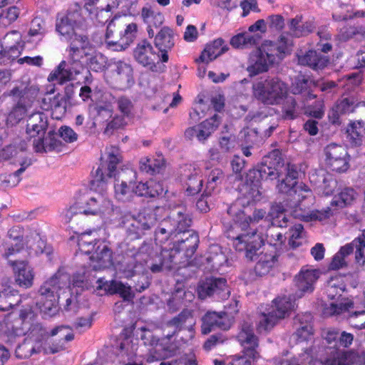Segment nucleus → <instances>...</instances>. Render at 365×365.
Listing matches in <instances>:
<instances>
[{"label":"nucleus","instance_id":"obj_1","mask_svg":"<svg viewBox=\"0 0 365 365\" xmlns=\"http://www.w3.org/2000/svg\"><path fill=\"white\" fill-rule=\"evenodd\" d=\"M88 271L76 274L73 277L72 284H70V277L68 274L58 270L52 277L46 280L38 289L36 305L41 312L51 317L58 311V299L61 294L67 291L74 292V289L81 290L88 288L91 283Z\"/></svg>","mask_w":365,"mask_h":365},{"label":"nucleus","instance_id":"obj_2","mask_svg":"<svg viewBox=\"0 0 365 365\" xmlns=\"http://www.w3.org/2000/svg\"><path fill=\"white\" fill-rule=\"evenodd\" d=\"M83 45L79 48L76 40L72 41L71 45L67 49V61H63L60 63L57 68L53 71L48 76L49 81H56L61 84L66 81H70L73 76L78 75L83 68L84 58L90 56L93 51V47L91 43H88L86 39H80Z\"/></svg>","mask_w":365,"mask_h":365},{"label":"nucleus","instance_id":"obj_3","mask_svg":"<svg viewBox=\"0 0 365 365\" xmlns=\"http://www.w3.org/2000/svg\"><path fill=\"white\" fill-rule=\"evenodd\" d=\"M8 236L9 242L3 254L6 259L17 254L26 257L31 254L38 255L43 251L44 243L36 232L25 233L21 227L15 226L9 230Z\"/></svg>","mask_w":365,"mask_h":365},{"label":"nucleus","instance_id":"obj_4","mask_svg":"<svg viewBox=\"0 0 365 365\" xmlns=\"http://www.w3.org/2000/svg\"><path fill=\"white\" fill-rule=\"evenodd\" d=\"M59 334L61 338L60 344L50 345L44 338L34 340L31 338L26 339L16 349L15 354L19 359H27L34 353L43 352L46 354H55L64 349V342L71 341L73 334L67 327H60L52 330L51 335Z\"/></svg>","mask_w":365,"mask_h":365},{"label":"nucleus","instance_id":"obj_5","mask_svg":"<svg viewBox=\"0 0 365 365\" xmlns=\"http://www.w3.org/2000/svg\"><path fill=\"white\" fill-rule=\"evenodd\" d=\"M253 97L264 105L277 106L288 95V86L277 76L260 78L253 83Z\"/></svg>","mask_w":365,"mask_h":365},{"label":"nucleus","instance_id":"obj_6","mask_svg":"<svg viewBox=\"0 0 365 365\" xmlns=\"http://www.w3.org/2000/svg\"><path fill=\"white\" fill-rule=\"evenodd\" d=\"M78 250L82 255H89L90 267L98 270L113 265V252L106 241L97 240L93 243L89 233H83L78 239Z\"/></svg>","mask_w":365,"mask_h":365},{"label":"nucleus","instance_id":"obj_7","mask_svg":"<svg viewBox=\"0 0 365 365\" xmlns=\"http://www.w3.org/2000/svg\"><path fill=\"white\" fill-rule=\"evenodd\" d=\"M354 254V264L356 268L363 269L365 266V229L351 242L341 246L333 256L329 264V270H339L348 267L346 257Z\"/></svg>","mask_w":365,"mask_h":365},{"label":"nucleus","instance_id":"obj_8","mask_svg":"<svg viewBox=\"0 0 365 365\" xmlns=\"http://www.w3.org/2000/svg\"><path fill=\"white\" fill-rule=\"evenodd\" d=\"M237 339L243 347L242 354L233 356L227 365H253V363L259 358V354L257 350L259 346V339L254 332L252 325L244 322Z\"/></svg>","mask_w":365,"mask_h":365},{"label":"nucleus","instance_id":"obj_9","mask_svg":"<svg viewBox=\"0 0 365 365\" xmlns=\"http://www.w3.org/2000/svg\"><path fill=\"white\" fill-rule=\"evenodd\" d=\"M133 56L138 64L153 73H163L166 70L165 63L160 61V54L155 51L152 43L146 38L137 43Z\"/></svg>","mask_w":365,"mask_h":365},{"label":"nucleus","instance_id":"obj_10","mask_svg":"<svg viewBox=\"0 0 365 365\" xmlns=\"http://www.w3.org/2000/svg\"><path fill=\"white\" fill-rule=\"evenodd\" d=\"M134 256L136 262L142 260L153 273L160 272L163 269L173 268V257L171 251L168 250H162L158 253L153 247L145 245Z\"/></svg>","mask_w":365,"mask_h":365},{"label":"nucleus","instance_id":"obj_11","mask_svg":"<svg viewBox=\"0 0 365 365\" xmlns=\"http://www.w3.org/2000/svg\"><path fill=\"white\" fill-rule=\"evenodd\" d=\"M93 195L83 203L85 205L84 215H104L113 210V200L108 193V187L91 185Z\"/></svg>","mask_w":365,"mask_h":365},{"label":"nucleus","instance_id":"obj_12","mask_svg":"<svg viewBox=\"0 0 365 365\" xmlns=\"http://www.w3.org/2000/svg\"><path fill=\"white\" fill-rule=\"evenodd\" d=\"M232 227L227 231V237L233 240V247L239 252H245L246 258L253 260L257 251L263 245L262 236L256 230L243 235H232Z\"/></svg>","mask_w":365,"mask_h":365},{"label":"nucleus","instance_id":"obj_13","mask_svg":"<svg viewBox=\"0 0 365 365\" xmlns=\"http://www.w3.org/2000/svg\"><path fill=\"white\" fill-rule=\"evenodd\" d=\"M83 24V19L78 11L69 12L57 24L56 30L66 41L70 42L69 46L72 41L75 40L79 41L80 39L85 38L88 43H91L86 36L78 34L76 32V29L81 28ZM82 45L83 43L80 41L78 43L79 48H81Z\"/></svg>","mask_w":365,"mask_h":365},{"label":"nucleus","instance_id":"obj_14","mask_svg":"<svg viewBox=\"0 0 365 365\" xmlns=\"http://www.w3.org/2000/svg\"><path fill=\"white\" fill-rule=\"evenodd\" d=\"M114 172V149L106 148L101 157L98 167L92 172L93 179L91 184L108 187Z\"/></svg>","mask_w":365,"mask_h":365},{"label":"nucleus","instance_id":"obj_15","mask_svg":"<svg viewBox=\"0 0 365 365\" xmlns=\"http://www.w3.org/2000/svg\"><path fill=\"white\" fill-rule=\"evenodd\" d=\"M320 275L319 269H314L309 265L303 266L294 279L297 288L294 297L301 298L306 293H312Z\"/></svg>","mask_w":365,"mask_h":365},{"label":"nucleus","instance_id":"obj_16","mask_svg":"<svg viewBox=\"0 0 365 365\" xmlns=\"http://www.w3.org/2000/svg\"><path fill=\"white\" fill-rule=\"evenodd\" d=\"M326 163L332 171L344 173L349 168V156L346 149L336 143L328 145L325 149Z\"/></svg>","mask_w":365,"mask_h":365},{"label":"nucleus","instance_id":"obj_17","mask_svg":"<svg viewBox=\"0 0 365 365\" xmlns=\"http://www.w3.org/2000/svg\"><path fill=\"white\" fill-rule=\"evenodd\" d=\"M232 326V321L225 312H207L201 318L200 331L207 335L217 329L227 331Z\"/></svg>","mask_w":365,"mask_h":365},{"label":"nucleus","instance_id":"obj_18","mask_svg":"<svg viewBox=\"0 0 365 365\" xmlns=\"http://www.w3.org/2000/svg\"><path fill=\"white\" fill-rule=\"evenodd\" d=\"M122 161V157L115 154V181H120V188L115 191V194L122 196L130 197L135 193V173L130 166H125L120 170L118 168V165Z\"/></svg>","mask_w":365,"mask_h":365},{"label":"nucleus","instance_id":"obj_19","mask_svg":"<svg viewBox=\"0 0 365 365\" xmlns=\"http://www.w3.org/2000/svg\"><path fill=\"white\" fill-rule=\"evenodd\" d=\"M325 365H353L359 359V355L354 349H340L334 345L329 346L326 350Z\"/></svg>","mask_w":365,"mask_h":365},{"label":"nucleus","instance_id":"obj_20","mask_svg":"<svg viewBox=\"0 0 365 365\" xmlns=\"http://www.w3.org/2000/svg\"><path fill=\"white\" fill-rule=\"evenodd\" d=\"M227 213L242 230H246L251 224L258 223L262 220L266 216L267 211L264 209H255L252 215L250 216L247 215L244 210L237 207V205H232L228 207Z\"/></svg>","mask_w":365,"mask_h":365},{"label":"nucleus","instance_id":"obj_21","mask_svg":"<svg viewBox=\"0 0 365 365\" xmlns=\"http://www.w3.org/2000/svg\"><path fill=\"white\" fill-rule=\"evenodd\" d=\"M154 45L160 54L161 63H168V53L175 46L173 31L168 26L161 28L155 36Z\"/></svg>","mask_w":365,"mask_h":365},{"label":"nucleus","instance_id":"obj_22","mask_svg":"<svg viewBox=\"0 0 365 365\" xmlns=\"http://www.w3.org/2000/svg\"><path fill=\"white\" fill-rule=\"evenodd\" d=\"M182 236L174 241L173 250L183 252L187 258H191L196 252L200 239L196 232H185Z\"/></svg>","mask_w":365,"mask_h":365},{"label":"nucleus","instance_id":"obj_23","mask_svg":"<svg viewBox=\"0 0 365 365\" xmlns=\"http://www.w3.org/2000/svg\"><path fill=\"white\" fill-rule=\"evenodd\" d=\"M168 220L173 227L174 232L177 236L184 234L185 232H195L190 229L192 220L185 207H179L172 210Z\"/></svg>","mask_w":365,"mask_h":365},{"label":"nucleus","instance_id":"obj_24","mask_svg":"<svg viewBox=\"0 0 365 365\" xmlns=\"http://www.w3.org/2000/svg\"><path fill=\"white\" fill-rule=\"evenodd\" d=\"M294 324L297 328L294 335L298 343L309 341L314 335L312 316L310 313L297 315Z\"/></svg>","mask_w":365,"mask_h":365},{"label":"nucleus","instance_id":"obj_25","mask_svg":"<svg viewBox=\"0 0 365 365\" xmlns=\"http://www.w3.org/2000/svg\"><path fill=\"white\" fill-rule=\"evenodd\" d=\"M285 178L277 185L279 192L292 195L297 193L299 169L297 165L288 163L286 167Z\"/></svg>","mask_w":365,"mask_h":365},{"label":"nucleus","instance_id":"obj_26","mask_svg":"<svg viewBox=\"0 0 365 365\" xmlns=\"http://www.w3.org/2000/svg\"><path fill=\"white\" fill-rule=\"evenodd\" d=\"M15 280L17 284L23 288L31 287L34 283V274L33 269L26 262H13Z\"/></svg>","mask_w":365,"mask_h":365},{"label":"nucleus","instance_id":"obj_27","mask_svg":"<svg viewBox=\"0 0 365 365\" xmlns=\"http://www.w3.org/2000/svg\"><path fill=\"white\" fill-rule=\"evenodd\" d=\"M346 133V140L351 147H361L365 142V122L362 120L350 121Z\"/></svg>","mask_w":365,"mask_h":365},{"label":"nucleus","instance_id":"obj_28","mask_svg":"<svg viewBox=\"0 0 365 365\" xmlns=\"http://www.w3.org/2000/svg\"><path fill=\"white\" fill-rule=\"evenodd\" d=\"M48 127V120L46 115L41 112L31 114L27 122L26 133L31 139L46 135Z\"/></svg>","mask_w":365,"mask_h":365},{"label":"nucleus","instance_id":"obj_29","mask_svg":"<svg viewBox=\"0 0 365 365\" xmlns=\"http://www.w3.org/2000/svg\"><path fill=\"white\" fill-rule=\"evenodd\" d=\"M193 318L192 313L187 309H183L176 317L171 319L168 322L167 326L173 327L174 329L172 331H168L166 336L168 339H170L176 333L183 329H188V330H192Z\"/></svg>","mask_w":365,"mask_h":365},{"label":"nucleus","instance_id":"obj_30","mask_svg":"<svg viewBox=\"0 0 365 365\" xmlns=\"http://www.w3.org/2000/svg\"><path fill=\"white\" fill-rule=\"evenodd\" d=\"M299 63L302 66H307L315 71L322 70L329 63V58L319 52L314 50H309L303 56H299Z\"/></svg>","mask_w":365,"mask_h":365},{"label":"nucleus","instance_id":"obj_31","mask_svg":"<svg viewBox=\"0 0 365 365\" xmlns=\"http://www.w3.org/2000/svg\"><path fill=\"white\" fill-rule=\"evenodd\" d=\"M228 50V47L225 44V41L222 38L215 39L210 43H207L202 51L198 61L208 63L215 60L220 55L225 53Z\"/></svg>","mask_w":365,"mask_h":365},{"label":"nucleus","instance_id":"obj_32","mask_svg":"<svg viewBox=\"0 0 365 365\" xmlns=\"http://www.w3.org/2000/svg\"><path fill=\"white\" fill-rule=\"evenodd\" d=\"M272 66L271 63L267 61V58L257 49L250 56L247 71L249 76L253 77L268 71Z\"/></svg>","mask_w":365,"mask_h":365},{"label":"nucleus","instance_id":"obj_33","mask_svg":"<svg viewBox=\"0 0 365 365\" xmlns=\"http://www.w3.org/2000/svg\"><path fill=\"white\" fill-rule=\"evenodd\" d=\"M318 83L309 77L305 76H299L296 78L292 85V93L294 95H302L305 100L310 101L315 99L317 95L313 93V87H317Z\"/></svg>","mask_w":365,"mask_h":365},{"label":"nucleus","instance_id":"obj_34","mask_svg":"<svg viewBox=\"0 0 365 365\" xmlns=\"http://www.w3.org/2000/svg\"><path fill=\"white\" fill-rule=\"evenodd\" d=\"M294 299L291 295L278 297L272 300L269 309L278 317L279 319L288 317L294 308Z\"/></svg>","mask_w":365,"mask_h":365},{"label":"nucleus","instance_id":"obj_35","mask_svg":"<svg viewBox=\"0 0 365 365\" xmlns=\"http://www.w3.org/2000/svg\"><path fill=\"white\" fill-rule=\"evenodd\" d=\"M240 196L237 198L240 205L245 207L255 205L262 199L259 188L252 184L243 183L240 188Z\"/></svg>","mask_w":365,"mask_h":365},{"label":"nucleus","instance_id":"obj_36","mask_svg":"<svg viewBox=\"0 0 365 365\" xmlns=\"http://www.w3.org/2000/svg\"><path fill=\"white\" fill-rule=\"evenodd\" d=\"M281 161L280 156L278 157V159H272L269 155L257 165L263 180H273L279 177V168L281 166Z\"/></svg>","mask_w":365,"mask_h":365},{"label":"nucleus","instance_id":"obj_37","mask_svg":"<svg viewBox=\"0 0 365 365\" xmlns=\"http://www.w3.org/2000/svg\"><path fill=\"white\" fill-rule=\"evenodd\" d=\"M115 83L118 88L123 90L130 87L133 83V70L130 64L118 61L116 64Z\"/></svg>","mask_w":365,"mask_h":365},{"label":"nucleus","instance_id":"obj_38","mask_svg":"<svg viewBox=\"0 0 365 365\" xmlns=\"http://www.w3.org/2000/svg\"><path fill=\"white\" fill-rule=\"evenodd\" d=\"M257 49L267 58V61L270 62L272 65L277 61L282 59L285 53L283 46L270 41H265Z\"/></svg>","mask_w":365,"mask_h":365},{"label":"nucleus","instance_id":"obj_39","mask_svg":"<svg viewBox=\"0 0 365 365\" xmlns=\"http://www.w3.org/2000/svg\"><path fill=\"white\" fill-rule=\"evenodd\" d=\"M338 110L343 115H349L361 106L365 107V101H359L354 95H343L334 103Z\"/></svg>","mask_w":365,"mask_h":365},{"label":"nucleus","instance_id":"obj_40","mask_svg":"<svg viewBox=\"0 0 365 365\" xmlns=\"http://www.w3.org/2000/svg\"><path fill=\"white\" fill-rule=\"evenodd\" d=\"M163 192L161 183L154 180L145 182H140L135 187V193L138 196L145 197H155Z\"/></svg>","mask_w":365,"mask_h":365},{"label":"nucleus","instance_id":"obj_41","mask_svg":"<svg viewBox=\"0 0 365 365\" xmlns=\"http://www.w3.org/2000/svg\"><path fill=\"white\" fill-rule=\"evenodd\" d=\"M34 149L38 153H46L58 149L59 142L56 139L55 134L48 133L47 135H42L39 137L34 138Z\"/></svg>","mask_w":365,"mask_h":365},{"label":"nucleus","instance_id":"obj_42","mask_svg":"<svg viewBox=\"0 0 365 365\" xmlns=\"http://www.w3.org/2000/svg\"><path fill=\"white\" fill-rule=\"evenodd\" d=\"M221 118L214 114L211 118L206 119L197 125V140L200 142L206 140L211 134L219 127Z\"/></svg>","mask_w":365,"mask_h":365},{"label":"nucleus","instance_id":"obj_43","mask_svg":"<svg viewBox=\"0 0 365 365\" xmlns=\"http://www.w3.org/2000/svg\"><path fill=\"white\" fill-rule=\"evenodd\" d=\"M142 334L140 336L141 340L143 341L145 346H154L160 344L162 346V350L165 351H171V344H168V339L166 334L162 337L154 335L153 332L145 327L141 328Z\"/></svg>","mask_w":365,"mask_h":365},{"label":"nucleus","instance_id":"obj_44","mask_svg":"<svg viewBox=\"0 0 365 365\" xmlns=\"http://www.w3.org/2000/svg\"><path fill=\"white\" fill-rule=\"evenodd\" d=\"M177 238V235L174 232V228L169 220L164 219L155 229V241L156 245H162L165 244L168 240H174Z\"/></svg>","mask_w":365,"mask_h":365},{"label":"nucleus","instance_id":"obj_45","mask_svg":"<svg viewBox=\"0 0 365 365\" xmlns=\"http://www.w3.org/2000/svg\"><path fill=\"white\" fill-rule=\"evenodd\" d=\"M259 36L249 32L238 34L230 39V45L235 48H248L258 43Z\"/></svg>","mask_w":365,"mask_h":365},{"label":"nucleus","instance_id":"obj_46","mask_svg":"<svg viewBox=\"0 0 365 365\" xmlns=\"http://www.w3.org/2000/svg\"><path fill=\"white\" fill-rule=\"evenodd\" d=\"M279 255L264 254L260 256L259 259L256 263L254 272L256 275L262 277L267 274L278 260Z\"/></svg>","mask_w":365,"mask_h":365},{"label":"nucleus","instance_id":"obj_47","mask_svg":"<svg viewBox=\"0 0 365 365\" xmlns=\"http://www.w3.org/2000/svg\"><path fill=\"white\" fill-rule=\"evenodd\" d=\"M165 165V160L161 155L158 158H143L140 161V170L152 175L160 173Z\"/></svg>","mask_w":365,"mask_h":365},{"label":"nucleus","instance_id":"obj_48","mask_svg":"<svg viewBox=\"0 0 365 365\" xmlns=\"http://www.w3.org/2000/svg\"><path fill=\"white\" fill-rule=\"evenodd\" d=\"M118 110L121 115H115V129L123 128L128 123V120L131 116L133 104L125 98H120L118 101Z\"/></svg>","mask_w":365,"mask_h":365},{"label":"nucleus","instance_id":"obj_49","mask_svg":"<svg viewBox=\"0 0 365 365\" xmlns=\"http://www.w3.org/2000/svg\"><path fill=\"white\" fill-rule=\"evenodd\" d=\"M357 193L352 187L342 188L331 202V205L343 208L350 205L356 199Z\"/></svg>","mask_w":365,"mask_h":365},{"label":"nucleus","instance_id":"obj_50","mask_svg":"<svg viewBox=\"0 0 365 365\" xmlns=\"http://www.w3.org/2000/svg\"><path fill=\"white\" fill-rule=\"evenodd\" d=\"M20 39V34L16 31H13L6 35L4 43L7 45L10 42V40H12L15 44L11 46L8 50L4 51V58L7 60H14L19 56L21 53V46L19 41Z\"/></svg>","mask_w":365,"mask_h":365},{"label":"nucleus","instance_id":"obj_51","mask_svg":"<svg viewBox=\"0 0 365 365\" xmlns=\"http://www.w3.org/2000/svg\"><path fill=\"white\" fill-rule=\"evenodd\" d=\"M156 222V217L150 208L142 209L135 217V223L138 230L145 231L150 230Z\"/></svg>","mask_w":365,"mask_h":365},{"label":"nucleus","instance_id":"obj_52","mask_svg":"<svg viewBox=\"0 0 365 365\" xmlns=\"http://www.w3.org/2000/svg\"><path fill=\"white\" fill-rule=\"evenodd\" d=\"M279 319L269 308L266 312H261L259 320L257 324V331L259 333L267 332L274 328Z\"/></svg>","mask_w":365,"mask_h":365},{"label":"nucleus","instance_id":"obj_53","mask_svg":"<svg viewBox=\"0 0 365 365\" xmlns=\"http://www.w3.org/2000/svg\"><path fill=\"white\" fill-rule=\"evenodd\" d=\"M137 30L138 26L136 24H129L123 34L120 35L119 40L115 41V51H122L128 48L135 39Z\"/></svg>","mask_w":365,"mask_h":365},{"label":"nucleus","instance_id":"obj_54","mask_svg":"<svg viewBox=\"0 0 365 365\" xmlns=\"http://www.w3.org/2000/svg\"><path fill=\"white\" fill-rule=\"evenodd\" d=\"M38 93V89L33 86H29L27 83H21L14 87L10 91V96L16 99H28L34 98Z\"/></svg>","mask_w":365,"mask_h":365},{"label":"nucleus","instance_id":"obj_55","mask_svg":"<svg viewBox=\"0 0 365 365\" xmlns=\"http://www.w3.org/2000/svg\"><path fill=\"white\" fill-rule=\"evenodd\" d=\"M19 163L21 167L14 173L1 177L2 185L4 187H13L17 185L21 180L20 175L24 172L26 168L31 165V161L30 159H25L20 161Z\"/></svg>","mask_w":365,"mask_h":365},{"label":"nucleus","instance_id":"obj_56","mask_svg":"<svg viewBox=\"0 0 365 365\" xmlns=\"http://www.w3.org/2000/svg\"><path fill=\"white\" fill-rule=\"evenodd\" d=\"M143 21L150 27H160L164 21V16L149 7H143L141 10Z\"/></svg>","mask_w":365,"mask_h":365},{"label":"nucleus","instance_id":"obj_57","mask_svg":"<svg viewBox=\"0 0 365 365\" xmlns=\"http://www.w3.org/2000/svg\"><path fill=\"white\" fill-rule=\"evenodd\" d=\"M203 179L199 170L194 169L186 181V192L187 195L197 194L202 187Z\"/></svg>","mask_w":365,"mask_h":365},{"label":"nucleus","instance_id":"obj_58","mask_svg":"<svg viewBox=\"0 0 365 365\" xmlns=\"http://www.w3.org/2000/svg\"><path fill=\"white\" fill-rule=\"evenodd\" d=\"M284 100L282 106V118L287 120L296 119L299 115L297 101L292 96H287Z\"/></svg>","mask_w":365,"mask_h":365},{"label":"nucleus","instance_id":"obj_59","mask_svg":"<svg viewBox=\"0 0 365 365\" xmlns=\"http://www.w3.org/2000/svg\"><path fill=\"white\" fill-rule=\"evenodd\" d=\"M83 210H85L84 203L74 202L63 211L62 218L65 222L68 223L74 220L78 215H84Z\"/></svg>","mask_w":365,"mask_h":365},{"label":"nucleus","instance_id":"obj_60","mask_svg":"<svg viewBox=\"0 0 365 365\" xmlns=\"http://www.w3.org/2000/svg\"><path fill=\"white\" fill-rule=\"evenodd\" d=\"M224 177V173L220 168H215L210 171L207 177V182L205 189L206 195H211V192L215 190L217 185L222 182Z\"/></svg>","mask_w":365,"mask_h":365},{"label":"nucleus","instance_id":"obj_61","mask_svg":"<svg viewBox=\"0 0 365 365\" xmlns=\"http://www.w3.org/2000/svg\"><path fill=\"white\" fill-rule=\"evenodd\" d=\"M115 294H118L123 302L133 303L135 293L129 285L115 281Z\"/></svg>","mask_w":365,"mask_h":365},{"label":"nucleus","instance_id":"obj_62","mask_svg":"<svg viewBox=\"0 0 365 365\" xmlns=\"http://www.w3.org/2000/svg\"><path fill=\"white\" fill-rule=\"evenodd\" d=\"M19 9L15 6L3 9L0 12V23L7 26L15 21L19 16Z\"/></svg>","mask_w":365,"mask_h":365},{"label":"nucleus","instance_id":"obj_63","mask_svg":"<svg viewBox=\"0 0 365 365\" xmlns=\"http://www.w3.org/2000/svg\"><path fill=\"white\" fill-rule=\"evenodd\" d=\"M313 348L309 347L304 349V352L299 355V359L292 358L286 361V365H306L314 361Z\"/></svg>","mask_w":365,"mask_h":365},{"label":"nucleus","instance_id":"obj_64","mask_svg":"<svg viewBox=\"0 0 365 365\" xmlns=\"http://www.w3.org/2000/svg\"><path fill=\"white\" fill-rule=\"evenodd\" d=\"M50 101V105L46 109H51L53 112L58 113L60 115H63L66 111V100L60 94H57L51 99L48 98Z\"/></svg>","mask_w":365,"mask_h":365}]
</instances>
